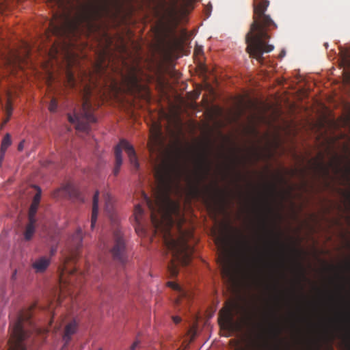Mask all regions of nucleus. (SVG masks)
Here are the masks:
<instances>
[{"label":"nucleus","instance_id":"1","mask_svg":"<svg viewBox=\"0 0 350 350\" xmlns=\"http://www.w3.org/2000/svg\"><path fill=\"white\" fill-rule=\"evenodd\" d=\"M179 1L154 0V55L157 53L163 62L171 59L176 46V7ZM156 62L154 57V77Z\"/></svg>","mask_w":350,"mask_h":350},{"label":"nucleus","instance_id":"2","mask_svg":"<svg viewBox=\"0 0 350 350\" xmlns=\"http://www.w3.org/2000/svg\"><path fill=\"white\" fill-rule=\"evenodd\" d=\"M269 5L267 0H254V21L245 37L247 53L260 63L263 62V53H269L273 49V46L267 44L269 38L267 31L271 27H277L270 16L265 14Z\"/></svg>","mask_w":350,"mask_h":350},{"label":"nucleus","instance_id":"3","mask_svg":"<svg viewBox=\"0 0 350 350\" xmlns=\"http://www.w3.org/2000/svg\"><path fill=\"white\" fill-rule=\"evenodd\" d=\"M82 230L79 228L72 235L66 250L64 252V264L59 273L60 291L62 293L66 291L72 296L75 289L79 287L84 280V275L78 273L75 267L70 264L75 263L80 254L82 247Z\"/></svg>","mask_w":350,"mask_h":350},{"label":"nucleus","instance_id":"4","mask_svg":"<svg viewBox=\"0 0 350 350\" xmlns=\"http://www.w3.org/2000/svg\"><path fill=\"white\" fill-rule=\"evenodd\" d=\"M183 157V152L177 148L165 164L161 182L163 194L168 199L174 191L178 192L180 189V182L185 172V167L181 161Z\"/></svg>","mask_w":350,"mask_h":350},{"label":"nucleus","instance_id":"5","mask_svg":"<svg viewBox=\"0 0 350 350\" xmlns=\"http://www.w3.org/2000/svg\"><path fill=\"white\" fill-rule=\"evenodd\" d=\"M35 306L22 310L16 321L11 324V338L8 350H26L25 341L30 337L31 331H36L31 317Z\"/></svg>","mask_w":350,"mask_h":350},{"label":"nucleus","instance_id":"6","mask_svg":"<svg viewBox=\"0 0 350 350\" xmlns=\"http://www.w3.org/2000/svg\"><path fill=\"white\" fill-rule=\"evenodd\" d=\"M167 247L172 253L173 260L169 265V271L172 276H176L178 273L176 262L183 266L188 265L192 258L193 248L187 243L185 235L182 234L178 239H171L167 242Z\"/></svg>","mask_w":350,"mask_h":350},{"label":"nucleus","instance_id":"7","mask_svg":"<svg viewBox=\"0 0 350 350\" xmlns=\"http://www.w3.org/2000/svg\"><path fill=\"white\" fill-rule=\"evenodd\" d=\"M91 90L85 87L83 95V103L79 112H75L74 116L68 115L70 122L75 124L77 131L88 132L90 129V123L95 122L96 118L93 114L92 106L90 100Z\"/></svg>","mask_w":350,"mask_h":350},{"label":"nucleus","instance_id":"8","mask_svg":"<svg viewBox=\"0 0 350 350\" xmlns=\"http://www.w3.org/2000/svg\"><path fill=\"white\" fill-rule=\"evenodd\" d=\"M109 9V0H100L98 3H90L84 5L74 23L75 28H77L83 23L90 25L93 21L100 19L105 14L107 13Z\"/></svg>","mask_w":350,"mask_h":350},{"label":"nucleus","instance_id":"9","mask_svg":"<svg viewBox=\"0 0 350 350\" xmlns=\"http://www.w3.org/2000/svg\"><path fill=\"white\" fill-rule=\"evenodd\" d=\"M124 150L126 152L131 165L134 171L137 172L139 169V163L138 162L135 150L133 145H131L127 140L121 139L120 143L115 147V165L113 169V174L117 176L120 170L122 164V150Z\"/></svg>","mask_w":350,"mask_h":350},{"label":"nucleus","instance_id":"10","mask_svg":"<svg viewBox=\"0 0 350 350\" xmlns=\"http://www.w3.org/2000/svg\"><path fill=\"white\" fill-rule=\"evenodd\" d=\"M109 252L113 259L121 265H124L127 261V245L126 240L121 230L118 228L113 230Z\"/></svg>","mask_w":350,"mask_h":350},{"label":"nucleus","instance_id":"11","mask_svg":"<svg viewBox=\"0 0 350 350\" xmlns=\"http://www.w3.org/2000/svg\"><path fill=\"white\" fill-rule=\"evenodd\" d=\"M123 80L128 90L132 93H139L142 90L145 88L144 85L141 83L137 70L135 68H131L128 74L124 76Z\"/></svg>","mask_w":350,"mask_h":350},{"label":"nucleus","instance_id":"12","mask_svg":"<svg viewBox=\"0 0 350 350\" xmlns=\"http://www.w3.org/2000/svg\"><path fill=\"white\" fill-rule=\"evenodd\" d=\"M159 137V128L157 122L154 119V148L156 147L157 139ZM156 150H154V152ZM157 159L154 156V213H156V208L158 204V188H157V180H158V169L157 165ZM158 228V221L156 213H154V235L157 233Z\"/></svg>","mask_w":350,"mask_h":350},{"label":"nucleus","instance_id":"13","mask_svg":"<svg viewBox=\"0 0 350 350\" xmlns=\"http://www.w3.org/2000/svg\"><path fill=\"white\" fill-rule=\"evenodd\" d=\"M135 231L139 236L146 237L148 234L147 226L144 221V210L139 204L135 208Z\"/></svg>","mask_w":350,"mask_h":350},{"label":"nucleus","instance_id":"14","mask_svg":"<svg viewBox=\"0 0 350 350\" xmlns=\"http://www.w3.org/2000/svg\"><path fill=\"white\" fill-rule=\"evenodd\" d=\"M221 319L223 321L224 326L229 329H232L235 327L233 315V306L230 305L228 308H223L219 312Z\"/></svg>","mask_w":350,"mask_h":350},{"label":"nucleus","instance_id":"15","mask_svg":"<svg viewBox=\"0 0 350 350\" xmlns=\"http://www.w3.org/2000/svg\"><path fill=\"white\" fill-rule=\"evenodd\" d=\"M334 166L335 173H338L339 167L338 165L330 163L325 165L322 161H316L314 163V169L320 176L328 178L329 176V167Z\"/></svg>","mask_w":350,"mask_h":350},{"label":"nucleus","instance_id":"16","mask_svg":"<svg viewBox=\"0 0 350 350\" xmlns=\"http://www.w3.org/2000/svg\"><path fill=\"white\" fill-rule=\"evenodd\" d=\"M50 262V258L42 256L33 262L32 267L36 273H42L48 268Z\"/></svg>","mask_w":350,"mask_h":350},{"label":"nucleus","instance_id":"17","mask_svg":"<svg viewBox=\"0 0 350 350\" xmlns=\"http://www.w3.org/2000/svg\"><path fill=\"white\" fill-rule=\"evenodd\" d=\"M199 169L200 175L198 181L201 180L210 171V162L206 155L200 157Z\"/></svg>","mask_w":350,"mask_h":350},{"label":"nucleus","instance_id":"18","mask_svg":"<svg viewBox=\"0 0 350 350\" xmlns=\"http://www.w3.org/2000/svg\"><path fill=\"white\" fill-rule=\"evenodd\" d=\"M76 330L77 323L75 321H71L66 325L63 334V340L64 341L65 345L70 342L72 335L76 332Z\"/></svg>","mask_w":350,"mask_h":350},{"label":"nucleus","instance_id":"19","mask_svg":"<svg viewBox=\"0 0 350 350\" xmlns=\"http://www.w3.org/2000/svg\"><path fill=\"white\" fill-rule=\"evenodd\" d=\"M98 196L99 193L96 191L93 197L92 212L91 217V228L93 229L96 224L98 213Z\"/></svg>","mask_w":350,"mask_h":350},{"label":"nucleus","instance_id":"20","mask_svg":"<svg viewBox=\"0 0 350 350\" xmlns=\"http://www.w3.org/2000/svg\"><path fill=\"white\" fill-rule=\"evenodd\" d=\"M36 219H28V224L24 232V239L25 241H29L32 239L36 230Z\"/></svg>","mask_w":350,"mask_h":350},{"label":"nucleus","instance_id":"21","mask_svg":"<svg viewBox=\"0 0 350 350\" xmlns=\"http://www.w3.org/2000/svg\"><path fill=\"white\" fill-rule=\"evenodd\" d=\"M103 196L105 201V211L110 215L111 219L116 222V218L113 216V198L108 193H104Z\"/></svg>","mask_w":350,"mask_h":350},{"label":"nucleus","instance_id":"22","mask_svg":"<svg viewBox=\"0 0 350 350\" xmlns=\"http://www.w3.org/2000/svg\"><path fill=\"white\" fill-rule=\"evenodd\" d=\"M65 191H66V193H68L70 198H72L81 202L84 201V199L82 197L79 189L75 187L74 186L68 185L66 187H65Z\"/></svg>","mask_w":350,"mask_h":350},{"label":"nucleus","instance_id":"23","mask_svg":"<svg viewBox=\"0 0 350 350\" xmlns=\"http://www.w3.org/2000/svg\"><path fill=\"white\" fill-rule=\"evenodd\" d=\"M149 126V140L147 144V147L150 157L153 153V123H148Z\"/></svg>","mask_w":350,"mask_h":350},{"label":"nucleus","instance_id":"24","mask_svg":"<svg viewBox=\"0 0 350 350\" xmlns=\"http://www.w3.org/2000/svg\"><path fill=\"white\" fill-rule=\"evenodd\" d=\"M12 144L11 136L7 133L2 139L0 152H5L8 148Z\"/></svg>","mask_w":350,"mask_h":350},{"label":"nucleus","instance_id":"25","mask_svg":"<svg viewBox=\"0 0 350 350\" xmlns=\"http://www.w3.org/2000/svg\"><path fill=\"white\" fill-rule=\"evenodd\" d=\"M222 274L224 276L228 278L229 279H232L233 277V271L231 266L227 262H225L223 268H222Z\"/></svg>","mask_w":350,"mask_h":350},{"label":"nucleus","instance_id":"26","mask_svg":"<svg viewBox=\"0 0 350 350\" xmlns=\"http://www.w3.org/2000/svg\"><path fill=\"white\" fill-rule=\"evenodd\" d=\"M39 204L32 202L29 210L28 219H36V215Z\"/></svg>","mask_w":350,"mask_h":350},{"label":"nucleus","instance_id":"27","mask_svg":"<svg viewBox=\"0 0 350 350\" xmlns=\"http://www.w3.org/2000/svg\"><path fill=\"white\" fill-rule=\"evenodd\" d=\"M269 333L273 338H278L281 334V329L278 325L271 324L269 329Z\"/></svg>","mask_w":350,"mask_h":350},{"label":"nucleus","instance_id":"28","mask_svg":"<svg viewBox=\"0 0 350 350\" xmlns=\"http://www.w3.org/2000/svg\"><path fill=\"white\" fill-rule=\"evenodd\" d=\"M142 195L143 196V199H144V202L149 207V209H150V219L151 221L153 223V206H152V202H151L150 198H148V195L146 193L142 192Z\"/></svg>","mask_w":350,"mask_h":350},{"label":"nucleus","instance_id":"29","mask_svg":"<svg viewBox=\"0 0 350 350\" xmlns=\"http://www.w3.org/2000/svg\"><path fill=\"white\" fill-rule=\"evenodd\" d=\"M168 285L174 290L178 291L180 297H186L187 293L176 283L169 282Z\"/></svg>","mask_w":350,"mask_h":350},{"label":"nucleus","instance_id":"30","mask_svg":"<svg viewBox=\"0 0 350 350\" xmlns=\"http://www.w3.org/2000/svg\"><path fill=\"white\" fill-rule=\"evenodd\" d=\"M66 77L68 85H70L71 88H74L75 85V79L74 75L70 71H68Z\"/></svg>","mask_w":350,"mask_h":350},{"label":"nucleus","instance_id":"31","mask_svg":"<svg viewBox=\"0 0 350 350\" xmlns=\"http://www.w3.org/2000/svg\"><path fill=\"white\" fill-rule=\"evenodd\" d=\"M57 108V100H56V98H53L51 100V102L49 103V110L51 112H55V111H56Z\"/></svg>","mask_w":350,"mask_h":350},{"label":"nucleus","instance_id":"32","mask_svg":"<svg viewBox=\"0 0 350 350\" xmlns=\"http://www.w3.org/2000/svg\"><path fill=\"white\" fill-rule=\"evenodd\" d=\"M267 346L265 342H254L251 350H262Z\"/></svg>","mask_w":350,"mask_h":350},{"label":"nucleus","instance_id":"33","mask_svg":"<svg viewBox=\"0 0 350 350\" xmlns=\"http://www.w3.org/2000/svg\"><path fill=\"white\" fill-rule=\"evenodd\" d=\"M40 198H41V190L40 189H38V191L35 194L32 202L40 204Z\"/></svg>","mask_w":350,"mask_h":350},{"label":"nucleus","instance_id":"34","mask_svg":"<svg viewBox=\"0 0 350 350\" xmlns=\"http://www.w3.org/2000/svg\"><path fill=\"white\" fill-rule=\"evenodd\" d=\"M172 319L175 324H178L181 321V318L178 316H172Z\"/></svg>","mask_w":350,"mask_h":350},{"label":"nucleus","instance_id":"35","mask_svg":"<svg viewBox=\"0 0 350 350\" xmlns=\"http://www.w3.org/2000/svg\"><path fill=\"white\" fill-rule=\"evenodd\" d=\"M139 345V342L138 340L135 341L130 347L131 350H135Z\"/></svg>","mask_w":350,"mask_h":350},{"label":"nucleus","instance_id":"36","mask_svg":"<svg viewBox=\"0 0 350 350\" xmlns=\"http://www.w3.org/2000/svg\"><path fill=\"white\" fill-rule=\"evenodd\" d=\"M186 180L190 185H193V183L191 178V177L188 175L186 176Z\"/></svg>","mask_w":350,"mask_h":350},{"label":"nucleus","instance_id":"37","mask_svg":"<svg viewBox=\"0 0 350 350\" xmlns=\"http://www.w3.org/2000/svg\"><path fill=\"white\" fill-rule=\"evenodd\" d=\"M5 152H0V166L1 165V163L4 159Z\"/></svg>","mask_w":350,"mask_h":350},{"label":"nucleus","instance_id":"38","mask_svg":"<svg viewBox=\"0 0 350 350\" xmlns=\"http://www.w3.org/2000/svg\"><path fill=\"white\" fill-rule=\"evenodd\" d=\"M24 144V141H22L19 143L18 146V150H22L23 149V145Z\"/></svg>","mask_w":350,"mask_h":350},{"label":"nucleus","instance_id":"39","mask_svg":"<svg viewBox=\"0 0 350 350\" xmlns=\"http://www.w3.org/2000/svg\"><path fill=\"white\" fill-rule=\"evenodd\" d=\"M57 251V248L56 247H51V255L53 256L55 254Z\"/></svg>","mask_w":350,"mask_h":350},{"label":"nucleus","instance_id":"40","mask_svg":"<svg viewBox=\"0 0 350 350\" xmlns=\"http://www.w3.org/2000/svg\"><path fill=\"white\" fill-rule=\"evenodd\" d=\"M298 267L300 269L301 276L305 278L304 273H303V268H302L301 265L300 264H298Z\"/></svg>","mask_w":350,"mask_h":350},{"label":"nucleus","instance_id":"41","mask_svg":"<svg viewBox=\"0 0 350 350\" xmlns=\"http://www.w3.org/2000/svg\"><path fill=\"white\" fill-rule=\"evenodd\" d=\"M9 120V116L4 120L2 126H3L4 124H5Z\"/></svg>","mask_w":350,"mask_h":350},{"label":"nucleus","instance_id":"42","mask_svg":"<svg viewBox=\"0 0 350 350\" xmlns=\"http://www.w3.org/2000/svg\"><path fill=\"white\" fill-rule=\"evenodd\" d=\"M8 116H11V109H8Z\"/></svg>","mask_w":350,"mask_h":350},{"label":"nucleus","instance_id":"43","mask_svg":"<svg viewBox=\"0 0 350 350\" xmlns=\"http://www.w3.org/2000/svg\"><path fill=\"white\" fill-rule=\"evenodd\" d=\"M150 30L153 31V25H150Z\"/></svg>","mask_w":350,"mask_h":350},{"label":"nucleus","instance_id":"44","mask_svg":"<svg viewBox=\"0 0 350 350\" xmlns=\"http://www.w3.org/2000/svg\"><path fill=\"white\" fill-rule=\"evenodd\" d=\"M221 241L222 242V243H225V240H224V239L221 238Z\"/></svg>","mask_w":350,"mask_h":350},{"label":"nucleus","instance_id":"45","mask_svg":"<svg viewBox=\"0 0 350 350\" xmlns=\"http://www.w3.org/2000/svg\"><path fill=\"white\" fill-rule=\"evenodd\" d=\"M347 349H348V350H350V344H349V345H347Z\"/></svg>","mask_w":350,"mask_h":350},{"label":"nucleus","instance_id":"46","mask_svg":"<svg viewBox=\"0 0 350 350\" xmlns=\"http://www.w3.org/2000/svg\"><path fill=\"white\" fill-rule=\"evenodd\" d=\"M8 62L9 63H11V62H12V61H11L10 59H8Z\"/></svg>","mask_w":350,"mask_h":350},{"label":"nucleus","instance_id":"47","mask_svg":"<svg viewBox=\"0 0 350 350\" xmlns=\"http://www.w3.org/2000/svg\"><path fill=\"white\" fill-rule=\"evenodd\" d=\"M237 350H243V349H237Z\"/></svg>","mask_w":350,"mask_h":350},{"label":"nucleus","instance_id":"48","mask_svg":"<svg viewBox=\"0 0 350 350\" xmlns=\"http://www.w3.org/2000/svg\"><path fill=\"white\" fill-rule=\"evenodd\" d=\"M99 350H101V349H99Z\"/></svg>","mask_w":350,"mask_h":350}]
</instances>
